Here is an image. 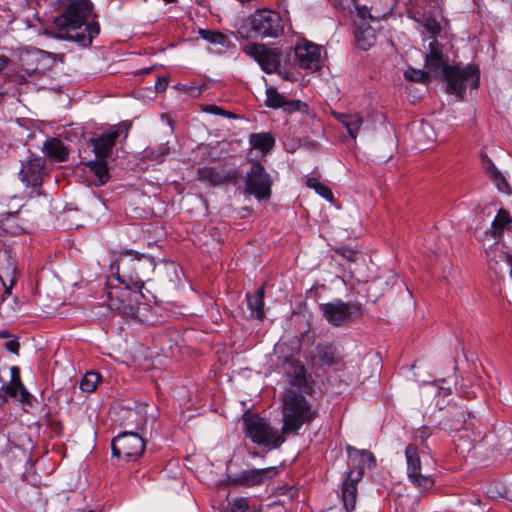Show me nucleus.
Listing matches in <instances>:
<instances>
[{
    "instance_id": "f257e3e1",
    "label": "nucleus",
    "mask_w": 512,
    "mask_h": 512,
    "mask_svg": "<svg viewBox=\"0 0 512 512\" xmlns=\"http://www.w3.org/2000/svg\"><path fill=\"white\" fill-rule=\"evenodd\" d=\"M448 58L443 54L439 43L433 40L429 43V51L425 57V67L434 74L441 73L446 80V91L462 99L468 86L477 88L479 85V70L477 67L450 66Z\"/></svg>"
},
{
    "instance_id": "f03ea898",
    "label": "nucleus",
    "mask_w": 512,
    "mask_h": 512,
    "mask_svg": "<svg viewBox=\"0 0 512 512\" xmlns=\"http://www.w3.org/2000/svg\"><path fill=\"white\" fill-rule=\"evenodd\" d=\"M91 10L89 0H71L63 13L54 19L55 25L60 28V37L83 47L89 46L100 31L98 24L86 22Z\"/></svg>"
},
{
    "instance_id": "7ed1b4c3",
    "label": "nucleus",
    "mask_w": 512,
    "mask_h": 512,
    "mask_svg": "<svg viewBox=\"0 0 512 512\" xmlns=\"http://www.w3.org/2000/svg\"><path fill=\"white\" fill-rule=\"evenodd\" d=\"M156 263L153 257L139 254L132 250L119 253L110 264V275L107 280L122 285H131L142 290L145 281L149 280L155 271Z\"/></svg>"
},
{
    "instance_id": "20e7f679",
    "label": "nucleus",
    "mask_w": 512,
    "mask_h": 512,
    "mask_svg": "<svg viewBox=\"0 0 512 512\" xmlns=\"http://www.w3.org/2000/svg\"><path fill=\"white\" fill-rule=\"evenodd\" d=\"M347 451L354 467L348 472L342 483L341 498L345 510L352 512L356 505L357 483L363 478L366 469L372 470L376 466V459L368 450H359L348 446Z\"/></svg>"
},
{
    "instance_id": "39448f33",
    "label": "nucleus",
    "mask_w": 512,
    "mask_h": 512,
    "mask_svg": "<svg viewBox=\"0 0 512 512\" xmlns=\"http://www.w3.org/2000/svg\"><path fill=\"white\" fill-rule=\"evenodd\" d=\"M393 9L394 0H386V6L383 9H378L377 6H356L354 35L358 48L367 51L376 43L377 29L370 22H378L380 19L386 18Z\"/></svg>"
},
{
    "instance_id": "423d86ee",
    "label": "nucleus",
    "mask_w": 512,
    "mask_h": 512,
    "mask_svg": "<svg viewBox=\"0 0 512 512\" xmlns=\"http://www.w3.org/2000/svg\"><path fill=\"white\" fill-rule=\"evenodd\" d=\"M283 435L297 434L302 425L316 417L305 397L287 390L282 399Z\"/></svg>"
},
{
    "instance_id": "0eeeda50",
    "label": "nucleus",
    "mask_w": 512,
    "mask_h": 512,
    "mask_svg": "<svg viewBox=\"0 0 512 512\" xmlns=\"http://www.w3.org/2000/svg\"><path fill=\"white\" fill-rule=\"evenodd\" d=\"M107 306L118 311L121 315L135 318L138 316L143 298L141 290L131 285H122L107 280L106 283Z\"/></svg>"
},
{
    "instance_id": "6e6552de",
    "label": "nucleus",
    "mask_w": 512,
    "mask_h": 512,
    "mask_svg": "<svg viewBox=\"0 0 512 512\" xmlns=\"http://www.w3.org/2000/svg\"><path fill=\"white\" fill-rule=\"evenodd\" d=\"M244 425L247 436L256 444L278 448L285 441L282 432L279 433L266 419L258 415L244 416Z\"/></svg>"
},
{
    "instance_id": "1a4fd4ad",
    "label": "nucleus",
    "mask_w": 512,
    "mask_h": 512,
    "mask_svg": "<svg viewBox=\"0 0 512 512\" xmlns=\"http://www.w3.org/2000/svg\"><path fill=\"white\" fill-rule=\"evenodd\" d=\"M346 363L341 351L333 344L322 346V376L325 375L326 383L322 379V385L329 390L339 388L343 383Z\"/></svg>"
},
{
    "instance_id": "9d476101",
    "label": "nucleus",
    "mask_w": 512,
    "mask_h": 512,
    "mask_svg": "<svg viewBox=\"0 0 512 512\" xmlns=\"http://www.w3.org/2000/svg\"><path fill=\"white\" fill-rule=\"evenodd\" d=\"M407 463V477L411 484L420 492H427L435 485L433 474L422 471V463L419 450L415 445L409 444L405 448Z\"/></svg>"
},
{
    "instance_id": "9b49d317",
    "label": "nucleus",
    "mask_w": 512,
    "mask_h": 512,
    "mask_svg": "<svg viewBox=\"0 0 512 512\" xmlns=\"http://www.w3.org/2000/svg\"><path fill=\"white\" fill-rule=\"evenodd\" d=\"M251 31L261 38L278 37L283 32L280 15L272 10H258L250 17Z\"/></svg>"
},
{
    "instance_id": "f8f14e48",
    "label": "nucleus",
    "mask_w": 512,
    "mask_h": 512,
    "mask_svg": "<svg viewBox=\"0 0 512 512\" xmlns=\"http://www.w3.org/2000/svg\"><path fill=\"white\" fill-rule=\"evenodd\" d=\"M112 453L118 458L136 460L145 449L143 438L135 432H122L112 440Z\"/></svg>"
},
{
    "instance_id": "ddd939ff",
    "label": "nucleus",
    "mask_w": 512,
    "mask_h": 512,
    "mask_svg": "<svg viewBox=\"0 0 512 512\" xmlns=\"http://www.w3.org/2000/svg\"><path fill=\"white\" fill-rule=\"evenodd\" d=\"M322 312L328 323L334 327H342L354 317L361 315L359 304L335 300L322 305Z\"/></svg>"
},
{
    "instance_id": "4468645a",
    "label": "nucleus",
    "mask_w": 512,
    "mask_h": 512,
    "mask_svg": "<svg viewBox=\"0 0 512 512\" xmlns=\"http://www.w3.org/2000/svg\"><path fill=\"white\" fill-rule=\"evenodd\" d=\"M272 180L263 165L258 162L252 164L251 170L247 173L245 190L248 194L254 195L257 199H268L271 194Z\"/></svg>"
},
{
    "instance_id": "2eb2a0df",
    "label": "nucleus",
    "mask_w": 512,
    "mask_h": 512,
    "mask_svg": "<svg viewBox=\"0 0 512 512\" xmlns=\"http://www.w3.org/2000/svg\"><path fill=\"white\" fill-rule=\"evenodd\" d=\"M243 51L258 62L261 69L266 73L276 72L281 54L275 49H271L264 44L251 43L244 47Z\"/></svg>"
},
{
    "instance_id": "dca6fc26",
    "label": "nucleus",
    "mask_w": 512,
    "mask_h": 512,
    "mask_svg": "<svg viewBox=\"0 0 512 512\" xmlns=\"http://www.w3.org/2000/svg\"><path fill=\"white\" fill-rule=\"evenodd\" d=\"M277 473L275 467L263 469H248L228 477V482L233 486L253 487L262 484Z\"/></svg>"
},
{
    "instance_id": "f3484780",
    "label": "nucleus",
    "mask_w": 512,
    "mask_h": 512,
    "mask_svg": "<svg viewBox=\"0 0 512 512\" xmlns=\"http://www.w3.org/2000/svg\"><path fill=\"white\" fill-rule=\"evenodd\" d=\"M18 265L15 256L8 249L0 251V280L4 293L9 295L18 278Z\"/></svg>"
},
{
    "instance_id": "a211bd4d",
    "label": "nucleus",
    "mask_w": 512,
    "mask_h": 512,
    "mask_svg": "<svg viewBox=\"0 0 512 512\" xmlns=\"http://www.w3.org/2000/svg\"><path fill=\"white\" fill-rule=\"evenodd\" d=\"M295 56L298 65L302 69L318 70L320 68L319 47L305 39L297 42Z\"/></svg>"
},
{
    "instance_id": "6ab92c4d",
    "label": "nucleus",
    "mask_w": 512,
    "mask_h": 512,
    "mask_svg": "<svg viewBox=\"0 0 512 512\" xmlns=\"http://www.w3.org/2000/svg\"><path fill=\"white\" fill-rule=\"evenodd\" d=\"M240 178L238 170H217L213 167H202L198 169V179L211 186L226 183L235 184Z\"/></svg>"
},
{
    "instance_id": "aec40b11",
    "label": "nucleus",
    "mask_w": 512,
    "mask_h": 512,
    "mask_svg": "<svg viewBox=\"0 0 512 512\" xmlns=\"http://www.w3.org/2000/svg\"><path fill=\"white\" fill-rule=\"evenodd\" d=\"M46 60V52L39 49L23 50L18 54L19 65L27 76L43 71Z\"/></svg>"
},
{
    "instance_id": "412c9836",
    "label": "nucleus",
    "mask_w": 512,
    "mask_h": 512,
    "mask_svg": "<svg viewBox=\"0 0 512 512\" xmlns=\"http://www.w3.org/2000/svg\"><path fill=\"white\" fill-rule=\"evenodd\" d=\"M45 161L41 157H30L22 165L20 177L27 186H38L42 183Z\"/></svg>"
},
{
    "instance_id": "4be33fe9",
    "label": "nucleus",
    "mask_w": 512,
    "mask_h": 512,
    "mask_svg": "<svg viewBox=\"0 0 512 512\" xmlns=\"http://www.w3.org/2000/svg\"><path fill=\"white\" fill-rule=\"evenodd\" d=\"M122 126H113L109 131L91 139L97 159H106L116 139L119 137Z\"/></svg>"
},
{
    "instance_id": "5701e85b",
    "label": "nucleus",
    "mask_w": 512,
    "mask_h": 512,
    "mask_svg": "<svg viewBox=\"0 0 512 512\" xmlns=\"http://www.w3.org/2000/svg\"><path fill=\"white\" fill-rule=\"evenodd\" d=\"M266 105L271 108H282L288 113L300 110L303 105L299 100H288L280 94L275 88H267L266 90Z\"/></svg>"
},
{
    "instance_id": "b1692460",
    "label": "nucleus",
    "mask_w": 512,
    "mask_h": 512,
    "mask_svg": "<svg viewBox=\"0 0 512 512\" xmlns=\"http://www.w3.org/2000/svg\"><path fill=\"white\" fill-rule=\"evenodd\" d=\"M322 198L328 203L326 206H322V212H324L325 222L330 223L331 221L338 223L341 216L342 205L338 199L334 196L332 190L322 184ZM322 222L324 220L322 219Z\"/></svg>"
},
{
    "instance_id": "393cba45",
    "label": "nucleus",
    "mask_w": 512,
    "mask_h": 512,
    "mask_svg": "<svg viewBox=\"0 0 512 512\" xmlns=\"http://www.w3.org/2000/svg\"><path fill=\"white\" fill-rule=\"evenodd\" d=\"M334 118L346 128L349 137L355 140L362 125V117L358 113L332 112Z\"/></svg>"
},
{
    "instance_id": "a878e982",
    "label": "nucleus",
    "mask_w": 512,
    "mask_h": 512,
    "mask_svg": "<svg viewBox=\"0 0 512 512\" xmlns=\"http://www.w3.org/2000/svg\"><path fill=\"white\" fill-rule=\"evenodd\" d=\"M44 153L54 161H65L68 151L63 142L57 138L48 139L44 143Z\"/></svg>"
},
{
    "instance_id": "bb28decb",
    "label": "nucleus",
    "mask_w": 512,
    "mask_h": 512,
    "mask_svg": "<svg viewBox=\"0 0 512 512\" xmlns=\"http://www.w3.org/2000/svg\"><path fill=\"white\" fill-rule=\"evenodd\" d=\"M249 143L253 149L259 150L262 155L269 152L275 145V139L270 133H252Z\"/></svg>"
},
{
    "instance_id": "cd10ccee",
    "label": "nucleus",
    "mask_w": 512,
    "mask_h": 512,
    "mask_svg": "<svg viewBox=\"0 0 512 512\" xmlns=\"http://www.w3.org/2000/svg\"><path fill=\"white\" fill-rule=\"evenodd\" d=\"M247 304L251 311V316L257 319L264 318V289H258L254 294L247 295Z\"/></svg>"
},
{
    "instance_id": "c85d7f7f",
    "label": "nucleus",
    "mask_w": 512,
    "mask_h": 512,
    "mask_svg": "<svg viewBox=\"0 0 512 512\" xmlns=\"http://www.w3.org/2000/svg\"><path fill=\"white\" fill-rule=\"evenodd\" d=\"M19 391L18 400L23 404L30 405L32 403V395L27 391L20 378L19 368L16 366L11 367V383L10 385Z\"/></svg>"
},
{
    "instance_id": "c756f323",
    "label": "nucleus",
    "mask_w": 512,
    "mask_h": 512,
    "mask_svg": "<svg viewBox=\"0 0 512 512\" xmlns=\"http://www.w3.org/2000/svg\"><path fill=\"white\" fill-rule=\"evenodd\" d=\"M511 222L512 218L508 211L503 208L499 209L491 225V235L494 238L500 237L503 234L504 228Z\"/></svg>"
},
{
    "instance_id": "7c9ffc66",
    "label": "nucleus",
    "mask_w": 512,
    "mask_h": 512,
    "mask_svg": "<svg viewBox=\"0 0 512 512\" xmlns=\"http://www.w3.org/2000/svg\"><path fill=\"white\" fill-rule=\"evenodd\" d=\"M90 170L97 177L100 185L105 184L109 179L108 167L105 159H97L96 161L90 162Z\"/></svg>"
},
{
    "instance_id": "2f4dec72",
    "label": "nucleus",
    "mask_w": 512,
    "mask_h": 512,
    "mask_svg": "<svg viewBox=\"0 0 512 512\" xmlns=\"http://www.w3.org/2000/svg\"><path fill=\"white\" fill-rule=\"evenodd\" d=\"M101 379V375L97 372H87L80 380V389L86 393H92L96 390Z\"/></svg>"
},
{
    "instance_id": "473e14b6",
    "label": "nucleus",
    "mask_w": 512,
    "mask_h": 512,
    "mask_svg": "<svg viewBox=\"0 0 512 512\" xmlns=\"http://www.w3.org/2000/svg\"><path fill=\"white\" fill-rule=\"evenodd\" d=\"M199 34L204 40L211 44H220L222 46L228 45V37L221 32L200 29Z\"/></svg>"
},
{
    "instance_id": "72a5a7b5",
    "label": "nucleus",
    "mask_w": 512,
    "mask_h": 512,
    "mask_svg": "<svg viewBox=\"0 0 512 512\" xmlns=\"http://www.w3.org/2000/svg\"><path fill=\"white\" fill-rule=\"evenodd\" d=\"M413 133L419 143L433 141V130L429 124L423 121L414 127Z\"/></svg>"
},
{
    "instance_id": "f704fd0d",
    "label": "nucleus",
    "mask_w": 512,
    "mask_h": 512,
    "mask_svg": "<svg viewBox=\"0 0 512 512\" xmlns=\"http://www.w3.org/2000/svg\"><path fill=\"white\" fill-rule=\"evenodd\" d=\"M0 227L9 234H18L23 228L17 224V216L15 214H9L1 220Z\"/></svg>"
},
{
    "instance_id": "c9c22d12",
    "label": "nucleus",
    "mask_w": 512,
    "mask_h": 512,
    "mask_svg": "<svg viewBox=\"0 0 512 512\" xmlns=\"http://www.w3.org/2000/svg\"><path fill=\"white\" fill-rule=\"evenodd\" d=\"M404 76L412 82H425L429 78V73L421 69L409 68L405 71Z\"/></svg>"
},
{
    "instance_id": "e433bc0d",
    "label": "nucleus",
    "mask_w": 512,
    "mask_h": 512,
    "mask_svg": "<svg viewBox=\"0 0 512 512\" xmlns=\"http://www.w3.org/2000/svg\"><path fill=\"white\" fill-rule=\"evenodd\" d=\"M249 504L246 498H236L230 502L224 512H247Z\"/></svg>"
},
{
    "instance_id": "4c0bfd02",
    "label": "nucleus",
    "mask_w": 512,
    "mask_h": 512,
    "mask_svg": "<svg viewBox=\"0 0 512 512\" xmlns=\"http://www.w3.org/2000/svg\"><path fill=\"white\" fill-rule=\"evenodd\" d=\"M489 177L493 180L499 191L503 193H510L509 184L499 170L494 171V173L489 175Z\"/></svg>"
},
{
    "instance_id": "58836bf2",
    "label": "nucleus",
    "mask_w": 512,
    "mask_h": 512,
    "mask_svg": "<svg viewBox=\"0 0 512 512\" xmlns=\"http://www.w3.org/2000/svg\"><path fill=\"white\" fill-rule=\"evenodd\" d=\"M423 27L425 31L432 37H435L437 34H439L441 30L440 24L432 17H427L424 19Z\"/></svg>"
},
{
    "instance_id": "ea45409f",
    "label": "nucleus",
    "mask_w": 512,
    "mask_h": 512,
    "mask_svg": "<svg viewBox=\"0 0 512 512\" xmlns=\"http://www.w3.org/2000/svg\"><path fill=\"white\" fill-rule=\"evenodd\" d=\"M335 252L350 262H355L359 254L357 250L348 247H339Z\"/></svg>"
},
{
    "instance_id": "a19ab883",
    "label": "nucleus",
    "mask_w": 512,
    "mask_h": 512,
    "mask_svg": "<svg viewBox=\"0 0 512 512\" xmlns=\"http://www.w3.org/2000/svg\"><path fill=\"white\" fill-rule=\"evenodd\" d=\"M18 393V390L14 389L9 385L0 388V406L4 405L7 402L8 397L16 398Z\"/></svg>"
},
{
    "instance_id": "79ce46f5",
    "label": "nucleus",
    "mask_w": 512,
    "mask_h": 512,
    "mask_svg": "<svg viewBox=\"0 0 512 512\" xmlns=\"http://www.w3.org/2000/svg\"><path fill=\"white\" fill-rule=\"evenodd\" d=\"M482 165L488 175H491L492 173H494V171L498 170L494 163L492 162V160L488 158L486 155L482 157Z\"/></svg>"
},
{
    "instance_id": "37998d69",
    "label": "nucleus",
    "mask_w": 512,
    "mask_h": 512,
    "mask_svg": "<svg viewBox=\"0 0 512 512\" xmlns=\"http://www.w3.org/2000/svg\"><path fill=\"white\" fill-rule=\"evenodd\" d=\"M203 111H205L207 113H211V114L224 115V116H228V117L230 116L229 112L223 111L220 107H218L216 105H206L203 108Z\"/></svg>"
},
{
    "instance_id": "c03bdc74",
    "label": "nucleus",
    "mask_w": 512,
    "mask_h": 512,
    "mask_svg": "<svg viewBox=\"0 0 512 512\" xmlns=\"http://www.w3.org/2000/svg\"><path fill=\"white\" fill-rule=\"evenodd\" d=\"M431 436L430 428L423 426L416 431V438H419L422 442L426 441Z\"/></svg>"
},
{
    "instance_id": "a18cd8bd",
    "label": "nucleus",
    "mask_w": 512,
    "mask_h": 512,
    "mask_svg": "<svg viewBox=\"0 0 512 512\" xmlns=\"http://www.w3.org/2000/svg\"><path fill=\"white\" fill-rule=\"evenodd\" d=\"M305 183L307 187L314 189L316 193L320 194V181L316 177H307Z\"/></svg>"
},
{
    "instance_id": "49530a36",
    "label": "nucleus",
    "mask_w": 512,
    "mask_h": 512,
    "mask_svg": "<svg viewBox=\"0 0 512 512\" xmlns=\"http://www.w3.org/2000/svg\"><path fill=\"white\" fill-rule=\"evenodd\" d=\"M5 347L11 353L17 354L19 351V342L16 339H11L5 343Z\"/></svg>"
},
{
    "instance_id": "de8ad7c7",
    "label": "nucleus",
    "mask_w": 512,
    "mask_h": 512,
    "mask_svg": "<svg viewBox=\"0 0 512 512\" xmlns=\"http://www.w3.org/2000/svg\"><path fill=\"white\" fill-rule=\"evenodd\" d=\"M168 85V81L165 78L158 79L155 84V88L157 91L162 92L165 91Z\"/></svg>"
},
{
    "instance_id": "09e8293b",
    "label": "nucleus",
    "mask_w": 512,
    "mask_h": 512,
    "mask_svg": "<svg viewBox=\"0 0 512 512\" xmlns=\"http://www.w3.org/2000/svg\"><path fill=\"white\" fill-rule=\"evenodd\" d=\"M8 59L4 56H0V72L7 66Z\"/></svg>"
},
{
    "instance_id": "8fccbe9b",
    "label": "nucleus",
    "mask_w": 512,
    "mask_h": 512,
    "mask_svg": "<svg viewBox=\"0 0 512 512\" xmlns=\"http://www.w3.org/2000/svg\"><path fill=\"white\" fill-rule=\"evenodd\" d=\"M371 6H377L378 9H383L386 6V0H381L379 3H374Z\"/></svg>"
},
{
    "instance_id": "3c124183",
    "label": "nucleus",
    "mask_w": 512,
    "mask_h": 512,
    "mask_svg": "<svg viewBox=\"0 0 512 512\" xmlns=\"http://www.w3.org/2000/svg\"><path fill=\"white\" fill-rule=\"evenodd\" d=\"M9 336V332L7 330L0 331V338H8Z\"/></svg>"
},
{
    "instance_id": "603ef678",
    "label": "nucleus",
    "mask_w": 512,
    "mask_h": 512,
    "mask_svg": "<svg viewBox=\"0 0 512 512\" xmlns=\"http://www.w3.org/2000/svg\"><path fill=\"white\" fill-rule=\"evenodd\" d=\"M126 413L128 414L129 417H132L136 414V412L133 410H127Z\"/></svg>"
},
{
    "instance_id": "864d4df0",
    "label": "nucleus",
    "mask_w": 512,
    "mask_h": 512,
    "mask_svg": "<svg viewBox=\"0 0 512 512\" xmlns=\"http://www.w3.org/2000/svg\"><path fill=\"white\" fill-rule=\"evenodd\" d=\"M507 260H508V263H509V265L511 267V276H512V256H508Z\"/></svg>"
},
{
    "instance_id": "5fc2aeb1",
    "label": "nucleus",
    "mask_w": 512,
    "mask_h": 512,
    "mask_svg": "<svg viewBox=\"0 0 512 512\" xmlns=\"http://www.w3.org/2000/svg\"><path fill=\"white\" fill-rule=\"evenodd\" d=\"M352 4L354 5V7L356 8V6H360L358 4V0H351Z\"/></svg>"
},
{
    "instance_id": "6e6d98bb",
    "label": "nucleus",
    "mask_w": 512,
    "mask_h": 512,
    "mask_svg": "<svg viewBox=\"0 0 512 512\" xmlns=\"http://www.w3.org/2000/svg\"><path fill=\"white\" fill-rule=\"evenodd\" d=\"M283 77H284V79L289 80V81H292V80H293V78H292V77H290L289 75H285V76H283Z\"/></svg>"
},
{
    "instance_id": "4d7b16f0",
    "label": "nucleus",
    "mask_w": 512,
    "mask_h": 512,
    "mask_svg": "<svg viewBox=\"0 0 512 512\" xmlns=\"http://www.w3.org/2000/svg\"><path fill=\"white\" fill-rule=\"evenodd\" d=\"M164 1H165V2H167V3H172V2H174L175 0H164Z\"/></svg>"
}]
</instances>
